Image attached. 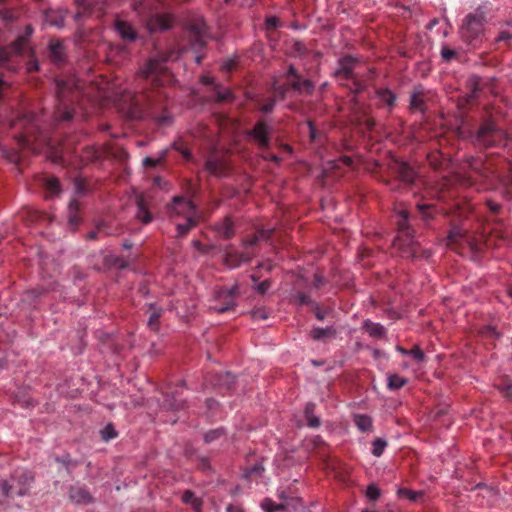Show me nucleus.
<instances>
[{
	"label": "nucleus",
	"instance_id": "obj_1",
	"mask_svg": "<svg viewBox=\"0 0 512 512\" xmlns=\"http://www.w3.org/2000/svg\"><path fill=\"white\" fill-rule=\"evenodd\" d=\"M178 57V52L170 51L150 58L139 72V77L144 80L141 91L115 93V105L122 117L128 120L152 119L162 126L173 124L172 116L165 109L166 94L161 89L164 85L161 75L166 72L165 63Z\"/></svg>",
	"mask_w": 512,
	"mask_h": 512
},
{
	"label": "nucleus",
	"instance_id": "obj_2",
	"mask_svg": "<svg viewBox=\"0 0 512 512\" xmlns=\"http://www.w3.org/2000/svg\"><path fill=\"white\" fill-rule=\"evenodd\" d=\"M410 215L406 210L398 212V234L394 240V245L402 250V255L409 258L418 257L419 245L415 241L414 229L409 223Z\"/></svg>",
	"mask_w": 512,
	"mask_h": 512
},
{
	"label": "nucleus",
	"instance_id": "obj_3",
	"mask_svg": "<svg viewBox=\"0 0 512 512\" xmlns=\"http://www.w3.org/2000/svg\"><path fill=\"white\" fill-rule=\"evenodd\" d=\"M141 21L145 23L150 33L162 32L170 28L171 17L167 14L155 12L156 8L149 0H138L133 4Z\"/></svg>",
	"mask_w": 512,
	"mask_h": 512
},
{
	"label": "nucleus",
	"instance_id": "obj_4",
	"mask_svg": "<svg viewBox=\"0 0 512 512\" xmlns=\"http://www.w3.org/2000/svg\"><path fill=\"white\" fill-rule=\"evenodd\" d=\"M446 216L450 218V229L447 233V245H458L462 241L469 242L467 238V230L462 226V222L468 218V211L465 208L457 206Z\"/></svg>",
	"mask_w": 512,
	"mask_h": 512
},
{
	"label": "nucleus",
	"instance_id": "obj_5",
	"mask_svg": "<svg viewBox=\"0 0 512 512\" xmlns=\"http://www.w3.org/2000/svg\"><path fill=\"white\" fill-rule=\"evenodd\" d=\"M484 23L485 16L482 12L468 14L460 29L462 39L469 45H475V42L483 33Z\"/></svg>",
	"mask_w": 512,
	"mask_h": 512
},
{
	"label": "nucleus",
	"instance_id": "obj_6",
	"mask_svg": "<svg viewBox=\"0 0 512 512\" xmlns=\"http://www.w3.org/2000/svg\"><path fill=\"white\" fill-rule=\"evenodd\" d=\"M68 80H58L57 86V100L58 108L56 117L62 121H68L72 118V111L68 108V94L72 92L74 88L78 89L80 86L76 83L75 77L71 76Z\"/></svg>",
	"mask_w": 512,
	"mask_h": 512
},
{
	"label": "nucleus",
	"instance_id": "obj_7",
	"mask_svg": "<svg viewBox=\"0 0 512 512\" xmlns=\"http://www.w3.org/2000/svg\"><path fill=\"white\" fill-rule=\"evenodd\" d=\"M174 207L177 208V205H182L187 212V217H185V221L182 223L176 224L177 234L176 236L182 238L187 235V233L194 227H196L199 223L198 211L194 202L190 199H187L183 196H175L174 197Z\"/></svg>",
	"mask_w": 512,
	"mask_h": 512
},
{
	"label": "nucleus",
	"instance_id": "obj_8",
	"mask_svg": "<svg viewBox=\"0 0 512 512\" xmlns=\"http://www.w3.org/2000/svg\"><path fill=\"white\" fill-rule=\"evenodd\" d=\"M204 170L217 178H224L228 174V165L223 155L217 150V140H209V154L206 156Z\"/></svg>",
	"mask_w": 512,
	"mask_h": 512
},
{
	"label": "nucleus",
	"instance_id": "obj_9",
	"mask_svg": "<svg viewBox=\"0 0 512 512\" xmlns=\"http://www.w3.org/2000/svg\"><path fill=\"white\" fill-rule=\"evenodd\" d=\"M287 78H288V86L279 85L274 88L275 95L277 97H279L280 99L285 97V94L288 91L289 87L295 91L306 92L308 94H310L313 91V88H314L313 83L308 79L302 80L300 78V76L297 74L296 69L294 68L293 65H290L288 68Z\"/></svg>",
	"mask_w": 512,
	"mask_h": 512
},
{
	"label": "nucleus",
	"instance_id": "obj_10",
	"mask_svg": "<svg viewBox=\"0 0 512 512\" xmlns=\"http://www.w3.org/2000/svg\"><path fill=\"white\" fill-rule=\"evenodd\" d=\"M10 480L14 485L15 495L24 497L29 494L30 488L35 481L32 472L24 468H18L11 472Z\"/></svg>",
	"mask_w": 512,
	"mask_h": 512
},
{
	"label": "nucleus",
	"instance_id": "obj_11",
	"mask_svg": "<svg viewBox=\"0 0 512 512\" xmlns=\"http://www.w3.org/2000/svg\"><path fill=\"white\" fill-rule=\"evenodd\" d=\"M238 287L222 288L216 293V304L211 307L215 312L222 314L233 310L236 306V296L238 295Z\"/></svg>",
	"mask_w": 512,
	"mask_h": 512
},
{
	"label": "nucleus",
	"instance_id": "obj_12",
	"mask_svg": "<svg viewBox=\"0 0 512 512\" xmlns=\"http://www.w3.org/2000/svg\"><path fill=\"white\" fill-rule=\"evenodd\" d=\"M33 28L28 25L25 29V34L20 35L10 46H0V65L8 62L13 55H20L23 53L28 38L32 35Z\"/></svg>",
	"mask_w": 512,
	"mask_h": 512
},
{
	"label": "nucleus",
	"instance_id": "obj_13",
	"mask_svg": "<svg viewBox=\"0 0 512 512\" xmlns=\"http://www.w3.org/2000/svg\"><path fill=\"white\" fill-rule=\"evenodd\" d=\"M191 48L199 51L206 44V27L203 21H198L190 27Z\"/></svg>",
	"mask_w": 512,
	"mask_h": 512
},
{
	"label": "nucleus",
	"instance_id": "obj_14",
	"mask_svg": "<svg viewBox=\"0 0 512 512\" xmlns=\"http://www.w3.org/2000/svg\"><path fill=\"white\" fill-rule=\"evenodd\" d=\"M251 254L248 252L238 251L236 249H229L225 252L224 262L225 264L231 268H238L243 263H248L251 261Z\"/></svg>",
	"mask_w": 512,
	"mask_h": 512
},
{
	"label": "nucleus",
	"instance_id": "obj_15",
	"mask_svg": "<svg viewBox=\"0 0 512 512\" xmlns=\"http://www.w3.org/2000/svg\"><path fill=\"white\" fill-rule=\"evenodd\" d=\"M337 328L334 325L326 327L312 326L309 337L313 341L326 342L337 337Z\"/></svg>",
	"mask_w": 512,
	"mask_h": 512
},
{
	"label": "nucleus",
	"instance_id": "obj_16",
	"mask_svg": "<svg viewBox=\"0 0 512 512\" xmlns=\"http://www.w3.org/2000/svg\"><path fill=\"white\" fill-rule=\"evenodd\" d=\"M68 495L70 500L77 505H87L94 502V498L91 495V493L88 491L87 488L82 486H71L69 488Z\"/></svg>",
	"mask_w": 512,
	"mask_h": 512
},
{
	"label": "nucleus",
	"instance_id": "obj_17",
	"mask_svg": "<svg viewBox=\"0 0 512 512\" xmlns=\"http://www.w3.org/2000/svg\"><path fill=\"white\" fill-rule=\"evenodd\" d=\"M213 228L218 236L226 240L231 239L235 235V225L230 216H226L216 222Z\"/></svg>",
	"mask_w": 512,
	"mask_h": 512
},
{
	"label": "nucleus",
	"instance_id": "obj_18",
	"mask_svg": "<svg viewBox=\"0 0 512 512\" xmlns=\"http://www.w3.org/2000/svg\"><path fill=\"white\" fill-rule=\"evenodd\" d=\"M361 329L374 339H384L387 336V329L380 323L365 319Z\"/></svg>",
	"mask_w": 512,
	"mask_h": 512
},
{
	"label": "nucleus",
	"instance_id": "obj_19",
	"mask_svg": "<svg viewBox=\"0 0 512 512\" xmlns=\"http://www.w3.org/2000/svg\"><path fill=\"white\" fill-rule=\"evenodd\" d=\"M469 87L471 89L470 93L466 94L465 96L461 97L458 101V105L461 109H463L465 106L471 104L479 95L481 89L479 87L480 78L477 76H473L469 78Z\"/></svg>",
	"mask_w": 512,
	"mask_h": 512
},
{
	"label": "nucleus",
	"instance_id": "obj_20",
	"mask_svg": "<svg viewBox=\"0 0 512 512\" xmlns=\"http://www.w3.org/2000/svg\"><path fill=\"white\" fill-rule=\"evenodd\" d=\"M354 61L350 57L343 58L339 63V68L336 71V76L340 81L350 80L355 77L353 73Z\"/></svg>",
	"mask_w": 512,
	"mask_h": 512
},
{
	"label": "nucleus",
	"instance_id": "obj_21",
	"mask_svg": "<svg viewBox=\"0 0 512 512\" xmlns=\"http://www.w3.org/2000/svg\"><path fill=\"white\" fill-rule=\"evenodd\" d=\"M425 94L422 86H417L414 88L413 92L410 96V107L413 110L424 112L426 109L425 105Z\"/></svg>",
	"mask_w": 512,
	"mask_h": 512
},
{
	"label": "nucleus",
	"instance_id": "obj_22",
	"mask_svg": "<svg viewBox=\"0 0 512 512\" xmlns=\"http://www.w3.org/2000/svg\"><path fill=\"white\" fill-rule=\"evenodd\" d=\"M164 408L169 410H179L184 407V400L179 398L178 390L171 393H165L161 404Z\"/></svg>",
	"mask_w": 512,
	"mask_h": 512
},
{
	"label": "nucleus",
	"instance_id": "obj_23",
	"mask_svg": "<svg viewBox=\"0 0 512 512\" xmlns=\"http://www.w3.org/2000/svg\"><path fill=\"white\" fill-rule=\"evenodd\" d=\"M395 170L401 181L413 183L416 173L408 163L403 161L396 162Z\"/></svg>",
	"mask_w": 512,
	"mask_h": 512
},
{
	"label": "nucleus",
	"instance_id": "obj_24",
	"mask_svg": "<svg viewBox=\"0 0 512 512\" xmlns=\"http://www.w3.org/2000/svg\"><path fill=\"white\" fill-rule=\"evenodd\" d=\"M418 212L426 225H429L434 220L435 216L440 210L434 204H417Z\"/></svg>",
	"mask_w": 512,
	"mask_h": 512
},
{
	"label": "nucleus",
	"instance_id": "obj_25",
	"mask_svg": "<svg viewBox=\"0 0 512 512\" xmlns=\"http://www.w3.org/2000/svg\"><path fill=\"white\" fill-rule=\"evenodd\" d=\"M115 28L118 31L121 38L127 41H134L137 37V34L132 27V25L126 21L117 20L115 22Z\"/></svg>",
	"mask_w": 512,
	"mask_h": 512
},
{
	"label": "nucleus",
	"instance_id": "obj_26",
	"mask_svg": "<svg viewBox=\"0 0 512 512\" xmlns=\"http://www.w3.org/2000/svg\"><path fill=\"white\" fill-rule=\"evenodd\" d=\"M146 306L148 307V309L150 311L147 325L151 330L156 331V330H158L159 319L162 316L164 310L162 307L158 306L156 303H148V304H146Z\"/></svg>",
	"mask_w": 512,
	"mask_h": 512
},
{
	"label": "nucleus",
	"instance_id": "obj_27",
	"mask_svg": "<svg viewBox=\"0 0 512 512\" xmlns=\"http://www.w3.org/2000/svg\"><path fill=\"white\" fill-rule=\"evenodd\" d=\"M474 143L478 146L492 147L495 142L493 139V132L495 130H474Z\"/></svg>",
	"mask_w": 512,
	"mask_h": 512
},
{
	"label": "nucleus",
	"instance_id": "obj_28",
	"mask_svg": "<svg viewBox=\"0 0 512 512\" xmlns=\"http://www.w3.org/2000/svg\"><path fill=\"white\" fill-rule=\"evenodd\" d=\"M137 211L136 218L143 224H149L153 220V216L149 211L147 204L143 197L137 198L136 201Z\"/></svg>",
	"mask_w": 512,
	"mask_h": 512
},
{
	"label": "nucleus",
	"instance_id": "obj_29",
	"mask_svg": "<svg viewBox=\"0 0 512 512\" xmlns=\"http://www.w3.org/2000/svg\"><path fill=\"white\" fill-rule=\"evenodd\" d=\"M265 467L262 462H256L250 467L244 469L242 478L248 481L257 480L262 477Z\"/></svg>",
	"mask_w": 512,
	"mask_h": 512
},
{
	"label": "nucleus",
	"instance_id": "obj_30",
	"mask_svg": "<svg viewBox=\"0 0 512 512\" xmlns=\"http://www.w3.org/2000/svg\"><path fill=\"white\" fill-rule=\"evenodd\" d=\"M43 21L45 24L57 28H61L64 25V17L60 11L47 10L43 15Z\"/></svg>",
	"mask_w": 512,
	"mask_h": 512
},
{
	"label": "nucleus",
	"instance_id": "obj_31",
	"mask_svg": "<svg viewBox=\"0 0 512 512\" xmlns=\"http://www.w3.org/2000/svg\"><path fill=\"white\" fill-rule=\"evenodd\" d=\"M249 136L255 141L260 148H267L269 146L271 137L269 134L270 130H247Z\"/></svg>",
	"mask_w": 512,
	"mask_h": 512
},
{
	"label": "nucleus",
	"instance_id": "obj_32",
	"mask_svg": "<svg viewBox=\"0 0 512 512\" xmlns=\"http://www.w3.org/2000/svg\"><path fill=\"white\" fill-rule=\"evenodd\" d=\"M315 404L312 402H308L304 408V417L306 420V424L309 428H318L321 425V420L318 416L314 414Z\"/></svg>",
	"mask_w": 512,
	"mask_h": 512
},
{
	"label": "nucleus",
	"instance_id": "obj_33",
	"mask_svg": "<svg viewBox=\"0 0 512 512\" xmlns=\"http://www.w3.org/2000/svg\"><path fill=\"white\" fill-rule=\"evenodd\" d=\"M353 421L357 429L361 432H370L373 428V420L367 414H355Z\"/></svg>",
	"mask_w": 512,
	"mask_h": 512
},
{
	"label": "nucleus",
	"instance_id": "obj_34",
	"mask_svg": "<svg viewBox=\"0 0 512 512\" xmlns=\"http://www.w3.org/2000/svg\"><path fill=\"white\" fill-rule=\"evenodd\" d=\"M181 501L185 505L191 506L192 509H198L199 507H203L204 501L201 497H198L195 492L192 490H185L182 493Z\"/></svg>",
	"mask_w": 512,
	"mask_h": 512
},
{
	"label": "nucleus",
	"instance_id": "obj_35",
	"mask_svg": "<svg viewBox=\"0 0 512 512\" xmlns=\"http://www.w3.org/2000/svg\"><path fill=\"white\" fill-rule=\"evenodd\" d=\"M44 187L47 192V198L58 197L62 191L60 182L55 177L46 178L44 181Z\"/></svg>",
	"mask_w": 512,
	"mask_h": 512
},
{
	"label": "nucleus",
	"instance_id": "obj_36",
	"mask_svg": "<svg viewBox=\"0 0 512 512\" xmlns=\"http://www.w3.org/2000/svg\"><path fill=\"white\" fill-rule=\"evenodd\" d=\"M291 301L298 306H316V301L312 300L311 297L303 291H292Z\"/></svg>",
	"mask_w": 512,
	"mask_h": 512
},
{
	"label": "nucleus",
	"instance_id": "obj_37",
	"mask_svg": "<svg viewBox=\"0 0 512 512\" xmlns=\"http://www.w3.org/2000/svg\"><path fill=\"white\" fill-rule=\"evenodd\" d=\"M408 383V379L396 373L387 375V388L390 391H397Z\"/></svg>",
	"mask_w": 512,
	"mask_h": 512
},
{
	"label": "nucleus",
	"instance_id": "obj_38",
	"mask_svg": "<svg viewBox=\"0 0 512 512\" xmlns=\"http://www.w3.org/2000/svg\"><path fill=\"white\" fill-rule=\"evenodd\" d=\"M227 430L224 427H218L216 429L209 430L204 434V441L207 444L213 443L215 441H219L221 439H226Z\"/></svg>",
	"mask_w": 512,
	"mask_h": 512
},
{
	"label": "nucleus",
	"instance_id": "obj_39",
	"mask_svg": "<svg viewBox=\"0 0 512 512\" xmlns=\"http://www.w3.org/2000/svg\"><path fill=\"white\" fill-rule=\"evenodd\" d=\"M250 279L254 283L253 289L260 295L266 294L272 285V281L269 279L259 282L260 276H257L255 273L250 275Z\"/></svg>",
	"mask_w": 512,
	"mask_h": 512
},
{
	"label": "nucleus",
	"instance_id": "obj_40",
	"mask_svg": "<svg viewBox=\"0 0 512 512\" xmlns=\"http://www.w3.org/2000/svg\"><path fill=\"white\" fill-rule=\"evenodd\" d=\"M236 377L231 372L216 374L215 385L225 386L230 389L235 383Z\"/></svg>",
	"mask_w": 512,
	"mask_h": 512
},
{
	"label": "nucleus",
	"instance_id": "obj_41",
	"mask_svg": "<svg viewBox=\"0 0 512 512\" xmlns=\"http://www.w3.org/2000/svg\"><path fill=\"white\" fill-rule=\"evenodd\" d=\"M264 512H278L286 510V505L283 503H276L271 498H264L260 504Z\"/></svg>",
	"mask_w": 512,
	"mask_h": 512
},
{
	"label": "nucleus",
	"instance_id": "obj_42",
	"mask_svg": "<svg viewBox=\"0 0 512 512\" xmlns=\"http://www.w3.org/2000/svg\"><path fill=\"white\" fill-rule=\"evenodd\" d=\"M376 95L380 102L386 104V106L389 108L393 107L396 101V95L387 88L378 90Z\"/></svg>",
	"mask_w": 512,
	"mask_h": 512
},
{
	"label": "nucleus",
	"instance_id": "obj_43",
	"mask_svg": "<svg viewBox=\"0 0 512 512\" xmlns=\"http://www.w3.org/2000/svg\"><path fill=\"white\" fill-rule=\"evenodd\" d=\"M49 50H50V56L53 61L55 62H61L64 58V47L62 43L56 41V42H50L49 44Z\"/></svg>",
	"mask_w": 512,
	"mask_h": 512
},
{
	"label": "nucleus",
	"instance_id": "obj_44",
	"mask_svg": "<svg viewBox=\"0 0 512 512\" xmlns=\"http://www.w3.org/2000/svg\"><path fill=\"white\" fill-rule=\"evenodd\" d=\"M101 439L104 442H109L118 437L119 433L112 423L106 424L100 431Z\"/></svg>",
	"mask_w": 512,
	"mask_h": 512
},
{
	"label": "nucleus",
	"instance_id": "obj_45",
	"mask_svg": "<svg viewBox=\"0 0 512 512\" xmlns=\"http://www.w3.org/2000/svg\"><path fill=\"white\" fill-rule=\"evenodd\" d=\"M215 99L219 102L230 101L233 98L232 91L229 88L214 85Z\"/></svg>",
	"mask_w": 512,
	"mask_h": 512
},
{
	"label": "nucleus",
	"instance_id": "obj_46",
	"mask_svg": "<svg viewBox=\"0 0 512 512\" xmlns=\"http://www.w3.org/2000/svg\"><path fill=\"white\" fill-rule=\"evenodd\" d=\"M388 446L384 438H376L372 441L371 453L375 457H381Z\"/></svg>",
	"mask_w": 512,
	"mask_h": 512
},
{
	"label": "nucleus",
	"instance_id": "obj_47",
	"mask_svg": "<svg viewBox=\"0 0 512 512\" xmlns=\"http://www.w3.org/2000/svg\"><path fill=\"white\" fill-rule=\"evenodd\" d=\"M479 335L486 339H499L501 333L492 325H484L479 329Z\"/></svg>",
	"mask_w": 512,
	"mask_h": 512
},
{
	"label": "nucleus",
	"instance_id": "obj_48",
	"mask_svg": "<svg viewBox=\"0 0 512 512\" xmlns=\"http://www.w3.org/2000/svg\"><path fill=\"white\" fill-rule=\"evenodd\" d=\"M397 494L399 497H406L411 502H416L423 496V491H414L407 488H399Z\"/></svg>",
	"mask_w": 512,
	"mask_h": 512
},
{
	"label": "nucleus",
	"instance_id": "obj_49",
	"mask_svg": "<svg viewBox=\"0 0 512 512\" xmlns=\"http://www.w3.org/2000/svg\"><path fill=\"white\" fill-rule=\"evenodd\" d=\"M0 490L5 498H10L13 494L14 485L12 484L11 480L9 481L7 479H0Z\"/></svg>",
	"mask_w": 512,
	"mask_h": 512
},
{
	"label": "nucleus",
	"instance_id": "obj_50",
	"mask_svg": "<svg viewBox=\"0 0 512 512\" xmlns=\"http://www.w3.org/2000/svg\"><path fill=\"white\" fill-rule=\"evenodd\" d=\"M381 491L378 486L374 483L367 486L366 497L371 501H376L380 498Z\"/></svg>",
	"mask_w": 512,
	"mask_h": 512
},
{
	"label": "nucleus",
	"instance_id": "obj_51",
	"mask_svg": "<svg viewBox=\"0 0 512 512\" xmlns=\"http://www.w3.org/2000/svg\"><path fill=\"white\" fill-rule=\"evenodd\" d=\"M408 356H411L418 363L424 362L426 358L424 352L417 345L409 350Z\"/></svg>",
	"mask_w": 512,
	"mask_h": 512
},
{
	"label": "nucleus",
	"instance_id": "obj_52",
	"mask_svg": "<svg viewBox=\"0 0 512 512\" xmlns=\"http://www.w3.org/2000/svg\"><path fill=\"white\" fill-rule=\"evenodd\" d=\"M166 153V150H162L161 155L158 158L145 157L143 160V165L147 167H156L166 156Z\"/></svg>",
	"mask_w": 512,
	"mask_h": 512
},
{
	"label": "nucleus",
	"instance_id": "obj_53",
	"mask_svg": "<svg viewBox=\"0 0 512 512\" xmlns=\"http://www.w3.org/2000/svg\"><path fill=\"white\" fill-rule=\"evenodd\" d=\"M112 264L117 267L118 269H126L129 264L130 260L128 258H125L123 256H112Z\"/></svg>",
	"mask_w": 512,
	"mask_h": 512
},
{
	"label": "nucleus",
	"instance_id": "obj_54",
	"mask_svg": "<svg viewBox=\"0 0 512 512\" xmlns=\"http://www.w3.org/2000/svg\"><path fill=\"white\" fill-rule=\"evenodd\" d=\"M500 393L508 400H512V383L503 382L498 385Z\"/></svg>",
	"mask_w": 512,
	"mask_h": 512
},
{
	"label": "nucleus",
	"instance_id": "obj_55",
	"mask_svg": "<svg viewBox=\"0 0 512 512\" xmlns=\"http://www.w3.org/2000/svg\"><path fill=\"white\" fill-rule=\"evenodd\" d=\"M56 462L58 463H61L62 465H64L68 472L70 473V469L69 467H75L77 465V462L73 461L70 457V455H63L61 457H57L56 458Z\"/></svg>",
	"mask_w": 512,
	"mask_h": 512
},
{
	"label": "nucleus",
	"instance_id": "obj_56",
	"mask_svg": "<svg viewBox=\"0 0 512 512\" xmlns=\"http://www.w3.org/2000/svg\"><path fill=\"white\" fill-rule=\"evenodd\" d=\"M174 205L175 204L173 198L172 202L168 205V211L171 215H183L184 217H187V212L182 205H177V208L174 207Z\"/></svg>",
	"mask_w": 512,
	"mask_h": 512
},
{
	"label": "nucleus",
	"instance_id": "obj_57",
	"mask_svg": "<svg viewBox=\"0 0 512 512\" xmlns=\"http://www.w3.org/2000/svg\"><path fill=\"white\" fill-rule=\"evenodd\" d=\"M352 80V86H350V90L354 94L361 93L365 89V84L361 81H359L356 76L351 79Z\"/></svg>",
	"mask_w": 512,
	"mask_h": 512
},
{
	"label": "nucleus",
	"instance_id": "obj_58",
	"mask_svg": "<svg viewBox=\"0 0 512 512\" xmlns=\"http://www.w3.org/2000/svg\"><path fill=\"white\" fill-rule=\"evenodd\" d=\"M312 309H313L315 318L318 321H324L328 314V311H329L328 309H325V310L321 309L318 303H316V306H313Z\"/></svg>",
	"mask_w": 512,
	"mask_h": 512
},
{
	"label": "nucleus",
	"instance_id": "obj_59",
	"mask_svg": "<svg viewBox=\"0 0 512 512\" xmlns=\"http://www.w3.org/2000/svg\"><path fill=\"white\" fill-rule=\"evenodd\" d=\"M45 293H46V290L43 287H39V288H34V289L27 291L26 295L29 298H32L35 300V299L40 298Z\"/></svg>",
	"mask_w": 512,
	"mask_h": 512
},
{
	"label": "nucleus",
	"instance_id": "obj_60",
	"mask_svg": "<svg viewBox=\"0 0 512 512\" xmlns=\"http://www.w3.org/2000/svg\"><path fill=\"white\" fill-rule=\"evenodd\" d=\"M173 147L178 150L186 160H190L192 158V153L187 147H183L181 145H177L176 143H173Z\"/></svg>",
	"mask_w": 512,
	"mask_h": 512
},
{
	"label": "nucleus",
	"instance_id": "obj_61",
	"mask_svg": "<svg viewBox=\"0 0 512 512\" xmlns=\"http://www.w3.org/2000/svg\"><path fill=\"white\" fill-rule=\"evenodd\" d=\"M456 55V52L449 48H443L441 51V56L444 60L450 61L452 58H454Z\"/></svg>",
	"mask_w": 512,
	"mask_h": 512
},
{
	"label": "nucleus",
	"instance_id": "obj_62",
	"mask_svg": "<svg viewBox=\"0 0 512 512\" xmlns=\"http://www.w3.org/2000/svg\"><path fill=\"white\" fill-rule=\"evenodd\" d=\"M274 105H275V100L268 99V100H266V102L264 104H262L261 111L263 113H270L273 110Z\"/></svg>",
	"mask_w": 512,
	"mask_h": 512
},
{
	"label": "nucleus",
	"instance_id": "obj_63",
	"mask_svg": "<svg viewBox=\"0 0 512 512\" xmlns=\"http://www.w3.org/2000/svg\"><path fill=\"white\" fill-rule=\"evenodd\" d=\"M257 269H265L268 272H271L274 268V263L271 260H265L263 262H260L257 267Z\"/></svg>",
	"mask_w": 512,
	"mask_h": 512
},
{
	"label": "nucleus",
	"instance_id": "obj_64",
	"mask_svg": "<svg viewBox=\"0 0 512 512\" xmlns=\"http://www.w3.org/2000/svg\"><path fill=\"white\" fill-rule=\"evenodd\" d=\"M226 512H244V510L239 504H228Z\"/></svg>",
	"mask_w": 512,
	"mask_h": 512
}]
</instances>
